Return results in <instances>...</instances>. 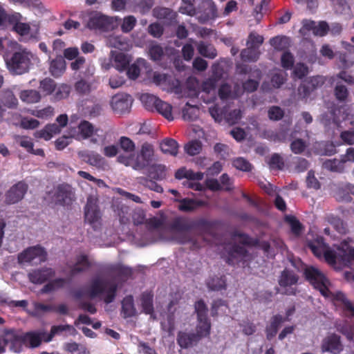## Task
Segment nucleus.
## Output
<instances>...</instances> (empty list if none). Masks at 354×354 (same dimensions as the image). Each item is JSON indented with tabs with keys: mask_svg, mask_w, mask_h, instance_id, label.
I'll return each instance as SVG.
<instances>
[{
	"mask_svg": "<svg viewBox=\"0 0 354 354\" xmlns=\"http://www.w3.org/2000/svg\"><path fill=\"white\" fill-rule=\"evenodd\" d=\"M306 279L314 286L319 290L325 297H330L335 305L340 306L345 315L348 317H354V306L341 292H331L328 288V280L318 269L314 267L306 268L305 270ZM338 330L346 335L348 339L351 340L354 337V327L351 326H343L338 328Z\"/></svg>",
	"mask_w": 354,
	"mask_h": 354,
	"instance_id": "obj_1",
	"label": "nucleus"
},
{
	"mask_svg": "<svg viewBox=\"0 0 354 354\" xmlns=\"http://www.w3.org/2000/svg\"><path fill=\"white\" fill-rule=\"evenodd\" d=\"M118 145L120 153L117 156V162L133 170L142 171L155 160L153 146L149 142L143 143L137 152L136 144L127 136L120 137Z\"/></svg>",
	"mask_w": 354,
	"mask_h": 354,
	"instance_id": "obj_2",
	"label": "nucleus"
},
{
	"mask_svg": "<svg viewBox=\"0 0 354 354\" xmlns=\"http://www.w3.org/2000/svg\"><path fill=\"white\" fill-rule=\"evenodd\" d=\"M116 290L117 284L114 281L103 279L97 277L91 281L86 288L85 292L91 299L102 295L104 302L109 304L113 301Z\"/></svg>",
	"mask_w": 354,
	"mask_h": 354,
	"instance_id": "obj_3",
	"label": "nucleus"
},
{
	"mask_svg": "<svg viewBox=\"0 0 354 354\" xmlns=\"http://www.w3.org/2000/svg\"><path fill=\"white\" fill-rule=\"evenodd\" d=\"M86 28L107 31L116 25L117 17H109L97 11L82 12L80 15Z\"/></svg>",
	"mask_w": 354,
	"mask_h": 354,
	"instance_id": "obj_4",
	"label": "nucleus"
},
{
	"mask_svg": "<svg viewBox=\"0 0 354 354\" xmlns=\"http://www.w3.org/2000/svg\"><path fill=\"white\" fill-rule=\"evenodd\" d=\"M102 130L96 128L92 123L87 120H81L76 127L69 129V135L77 140L90 139L92 144H98L100 140H104V136L100 133Z\"/></svg>",
	"mask_w": 354,
	"mask_h": 354,
	"instance_id": "obj_5",
	"label": "nucleus"
},
{
	"mask_svg": "<svg viewBox=\"0 0 354 354\" xmlns=\"http://www.w3.org/2000/svg\"><path fill=\"white\" fill-rule=\"evenodd\" d=\"M34 55L26 50L16 52L7 62L8 68L15 75H21L27 73L32 64V59Z\"/></svg>",
	"mask_w": 354,
	"mask_h": 354,
	"instance_id": "obj_6",
	"label": "nucleus"
},
{
	"mask_svg": "<svg viewBox=\"0 0 354 354\" xmlns=\"http://www.w3.org/2000/svg\"><path fill=\"white\" fill-rule=\"evenodd\" d=\"M242 241V235H234L230 242L225 243L224 250L226 252L225 261L230 265H235L243 261H245L248 252L245 245L236 244L237 239Z\"/></svg>",
	"mask_w": 354,
	"mask_h": 354,
	"instance_id": "obj_7",
	"label": "nucleus"
},
{
	"mask_svg": "<svg viewBox=\"0 0 354 354\" xmlns=\"http://www.w3.org/2000/svg\"><path fill=\"white\" fill-rule=\"evenodd\" d=\"M168 240L180 244H190L192 249L198 248L206 242L205 238L203 236L196 235L191 231L183 229H172Z\"/></svg>",
	"mask_w": 354,
	"mask_h": 354,
	"instance_id": "obj_8",
	"label": "nucleus"
},
{
	"mask_svg": "<svg viewBox=\"0 0 354 354\" xmlns=\"http://www.w3.org/2000/svg\"><path fill=\"white\" fill-rule=\"evenodd\" d=\"M46 259L47 252L40 245L29 247L18 254V262L21 264L37 265Z\"/></svg>",
	"mask_w": 354,
	"mask_h": 354,
	"instance_id": "obj_9",
	"label": "nucleus"
},
{
	"mask_svg": "<svg viewBox=\"0 0 354 354\" xmlns=\"http://www.w3.org/2000/svg\"><path fill=\"white\" fill-rule=\"evenodd\" d=\"M76 199L75 189L68 184L59 185L55 189L52 197L56 205H70Z\"/></svg>",
	"mask_w": 354,
	"mask_h": 354,
	"instance_id": "obj_10",
	"label": "nucleus"
},
{
	"mask_svg": "<svg viewBox=\"0 0 354 354\" xmlns=\"http://www.w3.org/2000/svg\"><path fill=\"white\" fill-rule=\"evenodd\" d=\"M308 247L316 257H321L323 255L328 263H335V253L328 248L322 236H317L315 240L308 241Z\"/></svg>",
	"mask_w": 354,
	"mask_h": 354,
	"instance_id": "obj_11",
	"label": "nucleus"
},
{
	"mask_svg": "<svg viewBox=\"0 0 354 354\" xmlns=\"http://www.w3.org/2000/svg\"><path fill=\"white\" fill-rule=\"evenodd\" d=\"M85 220L93 227H97L100 224L101 214L97 206V198L93 195L87 198L85 206Z\"/></svg>",
	"mask_w": 354,
	"mask_h": 354,
	"instance_id": "obj_12",
	"label": "nucleus"
},
{
	"mask_svg": "<svg viewBox=\"0 0 354 354\" xmlns=\"http://www.w3.org/2000/svg\"><path fill=\"white\" fill-rule=\"evenodd\" d=\"M28 188V185L24 181L17 183L6 192L4 202L8 205L19 203L24 198Z\"/></svg>",
	"mask_w": 354,
	"mask_h": 354,
	"instance_id": "obj_13",
	"label": "nucleus"
},
{
	"mask_svg": "<svg viewBox=\"0 0 354 354\" xmlns=\"http://www.w3.org/2000/svg\"><path fill=\"white\" fill-rule=\"evenodd\" d=\"M198 10L200 15L197 17V19L201 24H205L218 17L217 8L212 0H202Z\"/></svg>",
	"mask_w": 354,
	"mask_h": 354,
	"instance_id": "obj_14",
	"label": "nucleus"
},
{
	"mask_svg": "<svg viewBox=\"0 0 354 354\" xmlns=\"http://www.w3.org/2000/svg\"><path fill=\"white\" fill-rule=\"evenodd\" d=\"M325 80V77L322 75L309 77L303 84L299 86V95L303 98L308 97L313 91L320 88L324 84Z\"/></svg>",
	"mask_w": 354,
	"mask_h": 354,
	"instance_id": "obj_15",
	"label": "nucleus"
},
{
	"mask_svg": "<svg viewBox=\"0 0 354 354\" xmlns=\"http://www.w3.org/2000/svg\"><path fill=\"white\" fill-rule=\"evenodd\" d=\"M133 100L131 95L120 93L114 95L111 101L113 110L117 113L128 112L131 106Z\"/></svg>",
	"mask_w": 354,
	"mask_h": 354,
	"instance_id": "obj_16",
	"label": "nucleus"
},
{
	"mask_svg": "<svg viewBox=\"0 0 354 354\" xmlns=\"http://www.w3.org/2000/svg\"><path fill=\"white\" fill-rule=\"evenodd\" d=\"M298 277L294 273L293 271L285 270L281 272L279 283L281 288H284L285 290L281 292L286 295H295V290L291 286L297 283Z\"/></svg>",
	"mask_w": 354,
	"mask_h": 354,
	"instance_id": "obj_17",
	"label": "nucleus"
},
{
	"mask_svg": "<svg viewBox=\"0 0 354 354\" xmlns=\"http://www.w3.org/2000/svg\"><path fill=\"white\" fill-rule=\"evenodd\" d=\"M321 348L322 352H329L333 354L339 353L343 349L340 337L334 333L327 335L322 342Z\"/></svg>",
	"mask_w": 354,
	"mask_h": 354,
	"instance_id": "obj_18",
	"label": "nucleus"
},
{
	"mask_svg": "<svg viewBox=\"0 0 354 354\" xmlns=\"http://www.w3.org/2000/svg\"><path fill=\"white\" fill-rule=\"evenodd\" d=\"M4 344L10 345V349L15 353H19L21 350L23 337L13 330H5L3 335Z\"/></svg>",
	"mask_w": 354,
	"mask_h": 354,
	"instance_id": "obj_19",
	"label": "nucleus"
},
{
	"mask_svg": "<svg viewBox=\"0 0 354 354\" xmlns=\"http://www.w3.org/2000/svg\"><path fill=\"white\" fill-rule=\"evenodd\" d=\"M55 275V272L52 268H43L41 269L32 270L28 273L29 280L36 284H41Z\"/></svg>",
	"mask_w": 354,
	"mask_h": 354,
	"instance_id": "obj_20",
	"label": "nucleus"
},
{
	"mask_svg": "<svg viewBox=\"0 0 354 354\" xmlns=\"http://www.w3.org/2000/svg\"><path fill=\"white\" fill-rule=\"evenodd\" d=\"M23 17L19 12L10 15L8 22L13 26V30L21 36L27 35L30 30V25L22 22Z\"/></svg>",
	"mask_w": 354,
	"mask_h": 354,
	"instance_id": "obj_21",
	"label": "nucleus"
},
{
	"mask_svg": "<svg viewBox=\"0 0 354 354\" xmlns=\"http://www.w3.org/2000/svg\"><path fill=\"white\" fill-rule=\"evenodd\" d=\"M77 155L84 162L91 166L97 167L102 166L105 161L101 155L93 151H78Z\"/></svg>",
	"mask_w": 354,
	"mask_h": 354,
	"instance_id": "obj_22",
	"label": "nucleus"
},
{
	"mask_svg": "<svg viewBox=\"0 0 354 354\" xmlns=\"http://www.w3.org/2000/svg\"><path fill=\"white\" fill-rule=\"evenodd\" d=\"M111 65L118 71H122L129 65L130 59L124 53L115 51H111Z\"/></svg>",
	"mask_w": 354,
	"mask_h": 354,
	"instance_id": "obj_23",
	"label": "nucleus"
},
{
	"mask_svg": "<svg viewBox=\"0 0 354 354\" xmlns=\"http://www.w3.org/2000/svg\"><path fill=\"white\" fill-rule=\"evenodd\" d=\"M48 333L45 330H39L27 333L23 337V342L30 344L31 347H37L40 345L42 340L48 342L46 339Z\"/></svg>",
	"mask_w": 354,
	"mask_h": 354,
	"instance_id": "obj_24",
	"label": "nucleus"
},
{
	"mask_svg": "<svg viewBox=\"0 0 354 354\" xmlns=\"http://www.w3.org/2000/svg\"><path fill=\"white\" fill-rule=\"evenodd\" d=\"M241 94L242 91L238 84L235 85L234 91H232L231 86L227 84L221 85L218 89V96L220 99L223 101L235 99Z\"/></svg>",
	"mask_w": 354,
	"mask_h": 354,
	"instance_id": "obj_25",
	"label": "nucleus"
},
{
	"mask_svg": "<svg viewBox=\"0 0 354 354\" xmlns=\"http://www.w3.org/2000/svg\"><path fill=\"white\" fill-rule=\"evenodd\" d=\"M198 342V336L194 333L180 331L178 333L177 342L183 348L191 347Z\"/></svg>",
	"mask_w": 354,
	"mask_h": 354,
	"instance_id": "obj_26",
	"label": "nucleus"
},
{
	"mask_svg": "<svg viewBox=\"0 0 354 354\" xmlns=\"http://www.w3.org/2000/svg\"><path fill=\"white\" fill-rule=\"evenodd\" d=\"M92 261L88 259V257L86 255L81 254L77 257L76 262L71 269V274L74 275L86 271L92 266Z\"/></svg>",
	"mask_w": 354,
	"mask_h": 354,
	"instance_id": "obj_27",
	"label": "nucleus"
},
{
	"mask_svg": "<svg viewBox=\"0 0 354 354\" xmlns=\"http://www.w3.org/2000/svg\"><path fill=\"white\" fill-rule=\"evenodd\" d=\"M285 322L284 318L281 315H274L270 319V324L266 327L267 339H272L277 333L278 329L281 324Z\"/></svg>",
	"mask_w": 354,
	"mask_h": 354,
	"instance_id": "obj_28",
	"label": "nucleus"
},
{
	"mask_svg": "<svg viewBox=\"0 0 354 354\" xmlns=\"http://www.w3.org/2000/svg\"><path fill=\"white\" fill-rule=\"evenodd\" d=\"M19 97L26 104H35L40 102L41 99L39 91L35 89L23 90L19 93Z\"/></svg>",
	"mask_w": 354,
	"mask_h": 354,
	"instance_id": "obj_29",
	"label": "nucleus"
},
{
	"mask_svg": "<svg viewBox=\"0 0 354 354\" xmlns=\"http://www.w3.org/2000/svg\"><path fill=\"white\" fill-rule=\"evenodd\" d=\"M66 69V62L62 56H57L50 64L49 71L55 77L61 76Z\"/></svg>",
	"mask_w": 354,
	"mask_h": 354,
	"instance_id": "obj_30",
	"label": "nucleus"
},
{
	"mask_svg": "<svg viewBox=\"0 0 354 354\" xmlns=\"http://www.w3.org/2000/svg\"><path fill=\"white\" fill-rule=\"evenodd\" d=\"M106 44L109 47L120 50H126L129 46L127 39L122 35H110L106 38Z\"/></svg>",
	"mask_w": 354,
	"mask_h": 354,
	"instance_id": "obj_31",
	"label": "nucleus"
},
{
	"mask_svg": "<svg viewBox=\"0 0 354 354\" xmlns=\"http://www.w3.org/2000/svg\"><path fill=\"white\" fill-rule=\"evenodd\" d=\"M160 148L164 153L176 156L178 153V145L175 140L166 138L160 142Z\"/></svg>",
	"mask_w": 354,
	"mask_h": 354,
	"instance_id": "obj_32",
	"label": "nucleus"
},
{
	"mask_svg": "<svg viewBox=\"0 0 354 354\" xmlns=\"http://www.w3.org/2000/svg\"><path fill=\"white\" fill-rule=\"evenodd\" d=\"M196 47L198 53L203 57L209 59H214L217 55L215 48L211 44L200 41L196 44Z\"/></svg>",
	"mask_w": 354,
	"mask_h": 354,
	"instance_id": "obj_33",
	"label": "nucleus"
},
{
	"mask_svg": "<svg viewBox=\"0 0 354 354\" xmlns=\"http://www.w3.org/2000/svg\"><path fill=\"white\" fill-rule=\"evenodd\" d=\"M154 111H156L168 120H173L172 106L169 103L158 100Z\"/></svg>",
	"mask_w": 354,
	"mask_h": 354,
	"instance_id": "obj_34",
	"label": "nucleus"
},
{
	"mask_svg": "<svg viewBox=\"0 0 354 354\" xmlns=\"http://www.w3.org/2000/svg\"><path fill=\"white\" fill-rule=\"evenodd\" d=\"M64 331H68L71 335H75L77 333L76 329L69 324L53 326L46 340L51 341L55 335H59Z\"/></svg>",
	"mask_w": 354,
	"mask_h": 354,
	"instance_id": "obj_35",
	"label": "nucleus"
},
{
	"mask_svg": "<svg viewBox=\"0 0 354 354\" xmlns=\"http://www.w3.org/2000/svg\"><path fill=\"white\" fill-rule=\"evenodd\" d=\"M150 166V176L153 179L162 180L166 178V167L161 164H154Z\"/></svg>",
	"mask_w": 354,
	"mask_h": 354,
	"instance_id": "obj_36",
	"label": "nucleus"
},
{
	"mask_svg": "<svg viewBox=\"0 0 354 354\" xmlns=\"http://www.w3.org/2000/svg\"><path fill=\"white\" fill-rule=\"evenodd\" d=\"M142 306L144 312L146 314L151 315V317L155 319L153 315V295L149 292H145L141 298Z\"/></svg>",
	"mask_w": 354,
	"mask_h": 354,
	"instance_id": "obj_37",
	"label": "nucleus"
},
{
	"mask_svg": "<svg viewBox=\"0 0 354 354\" xmlns=\"http://www.w3.org/2000/svg\"><path fill=\"white\" fill-rule=\"evenodd\" d=\"M259 49L248 46L241 52V58L245 62H256L259 59Z\"/></svg>",
	"mask_w": 354,
	"mask_h": 354,
	"instance_id": "obj_38",
	"label": "nucleus"
},
{
	"mask_svg": "<svg viewBox=\"0 0 354 354\" xmlns=\"http://www.w3.org/2000/svg\"><path fill=\"white\" fill-rule=\"evenodd\" d=\"M323 167L333 172L342 173L344 171L345 165L340 159L327 160L324 162Z\"/></svg>",
	"mask_w": 354,
	"mask_h": 354,
	"instance_id": "obj_39",
	"label": "nucleus"
},
{
	"mask_svg": "<svg viewBox=\"0 0 354 354\" xmlns=\"http://www.w3.org/2000/svg\"><path fill=\"white\" fill-rule=\"evenodd\" d=\"M122 306L124 317H130L136 315V310L134 307L132 296L126 297L122 302Z\"/></svg>",
	"mask_w": 354,
	"mask_h": 354,
	"instance_id": "obj_40",
	"label": "nucleus"
},
{
	"mask_svg": "<svg viewBox=\"0 0 354 354\" xmlns=\"http://www.w3.org/2000/svg\"><path fill=\"white\" fill-rule=\"evenodd\" d=\"M210 328L211 324L209 319L198 321V324L196 326V333L195 335L198 336V339L200 340L203 337H205L209 335Z\"/></svg>",
	"mask_w": 354,
	"mask_h": 354,
	"instance_id": "obj_41",
	"label": "nucleus"
},
{
	"mask_svg": "<svg viewBox=\"0 0 354 354\" xmlns=\"http://www.w3.org/2000/svg\"><path fill=\"white\" fill-rule=\"evenodd\" d=\"M270 44L277 50H283L290 45V39L286 36H277L270 40Z\"/></svg>",
	"mask_w": 354,
	"mask_h": 354,
	"instance_id": "obj_42",
	"label": "nucleus"
},
{
	"mask_svg": "<svg viewBox=\"0 0 354 354\" xmlns=\"http://www.w3.org/2000/svg\"><path fill=\"white\" fill-rule=\"evenodd\" d=\"M175 177L178 179L187 178L189 179H203V174L201 172H194L192 170H187L185 168H181L176 171Z\"/></svg>",
	"mask_w": 354,
	"mask_h": 354,
	"instance_id": "obj_43",
	"label": "nucleus"
},
{
	"mask_svg": "<svg viewBox=\"0 0 354 354\" xmlns=\"http://www.w3.org/2000/svg\"><path fill=\"white\" fill-rule=\"evenodd\" d=\"M61 128L57 124H50L39 132V137L44 138L46 140H50L54 134L60 133Z\"/></svg>",
	"mask_w": 354,
	"mask_h": 354,
	"instance_id": "obj_44",
	"label": "nucleus"
},
{
	"mask_svg": "<svg viewBox=\"0 0 354 354\" xmlns=\"http://www.w3.org/2000/svg\"><path fill=\"white\" fill-rule=\"evenodd\" d=\"M159 98L153 95L144 93L140 96V100L145 109L153 111Z\"/></svg>",
	"mask_w": 354,
	"mask_h": 354,
	"instance_id": "obj_45",
	"label": "nucleus"
},
{
	"mask_svg": "<svg viewBox=\"0 0 354 354\" xmlns=\"http://www.w3.org/2000/svg\"><path fill=\"white\" fill-rule=\"evenodd\" d=\"M183 118L185 120H196L198 115V109L187 103L183 109Z\"/></svg>",
	"mask_w": 354,
	"mask_h": 354,
	"instance_id": "obj_46",
	"label": "nucleus"
},
{
	"mask_svg": "<svg viewBox=\"0 0 354 354\" xmlns=\"http://www.w3.org/2000/svg\"><path fill=\"white\" fill-rule=\"evenodd\" d=\"M39 88L45 95H48L55 91L56 84L53 80L46 77L40 81Z\"/></svg>",
	"mask_w": 354,
	"mask_h": 354,
	"instance_id": "obj_47",
	"label": "nucleus"
},
{
	"mask_svg": "<svg viewBox=\"0 0 354 354\" xmlns=\"http://www.w3.org/2000/svg\"><path fill=\"white\" fill-rule=\"evenodd\" d=\"M327 221L338 233L345 234L346 232V225L339 217L329 215L327 216Z\"/></svg>",
	"mask_w": 354,
	"mask_h": 354,
	"instance_id": "obj_48",
	"label": "nucleus"
},
{
	"mask_svg": "<svg viewBox=\"0 0 354 354\" xmlns=\"http://www.w3.org/2000/svg\"><path fill=\"white\" fill-rule=\"evenodd\" d=\"M1 104L8 109H16L18 106V100L12 92L8 91L5 93Z\"/></svg>",
	"mask_w": 354,
	"mask_h": 354,
	"instance_id": "obj_49",
	"label": "nucleus"
},
{
	"mask_svg": "<svg viewBox=\"0 0 354 354\" xmlns=\"http://www.w3.org/2000/svg\"><path fill=\"white\" fill-rule=\"evenodd\" d=\"M54 108L48 106L41 109H35L30 111V114L41 119L47 120L54 115Z\"/></svg>",
	"mask_w": 354,
	"mask_h": 354,
	"instance_id": "obj_50",
	"label": "nucleus"
},
{
	"mask_svg": "<svg viewBox=\"0 0 354 354\" xmlns=\"http://www.w3.org/2000/svg\"><path fill=\"white\" fill-rule=\"evenodd\" d=\"M113 274H116L121 279L128 277L131 274V269L120 264L112 266L110 268Z\"/></svg>",
	"mask_w": 354,
	"mask_h": 354,
	"instance_id": "obj_51",
	"label": "nucleus"
},
{
	"mask_svg": "<svg viewBox=\"0 0 354 354\" xmlns=\"http://www.w3.org/2000/svg\"><path fill=\"white\" fill-rule=\"evenodd\" d=\"M179 208L182 211L191 212L203 205L201 201L184 198L181 200Z\"/></svg>",
	"mask_w": 354,
	"mask_h": 354,
	"instance_id": "obj_52",
	"label": "nucleus"
},
{
	"mask_svg": "<svg viewBox=\"0 0 354 354\" xmlns=\"http://www.w3.org/2000/svg\"><path fill=\"white\" fill-rule=\"evenodd\" d=\"M207 286L209 290H220L225 288V281L223 277H215L207 280Z\"/></svg>",
	"mask_w": 354,
	"mask_h": 354,
	"instance_id": "obj_53",
	"label": "nucleus"
},
{
	"mask_svg": "<svg viewBox=\"0 0 354 354\" xmlns=\"http://www.w3.org/2000/svg\"><path fill=\"white\" fill-rule=\"evenodd\" d=\"M75 90L80 95H88L92 91V85L84 80H80L75 83Z\"/></svg>",
	"mask_w": 354,
	"mask_h": 354,
	"instance_id": "obj_54",
	"label": "nucleus"
},
{
	"mask_svg": "<svg viewBox=\"0 0 354 354\" xmlns=\"http://www.w3.org/2000/svg\"><path fill=\"white\" fill-rule=\"evenodd\" d=\"M195 312L197 314L198 321L208 319L207 308L203 300H199L195 304Z\"/></svg>",
	"mask_w": 354,
	"mask_h": 354,
	"instance_id": "obj_55",
	"label": "nucleus"
},
{
	"mask_svg": "<svg viewBox=\"0 0 354 354\" xmlns=\"http://www.w3.org/2000/svg\"><path fill=\"white\" fill-rule=\"evenodd\" d=\"M308 145L307 142L301 139H295L290 143V149L295 154H300L304 151Z\"/></svg>",
	"mask_w": 354,
	"mask_h": 354,
	"instance_id": "obj_56",
	"label": "nucleus"
},
{
	"mask_svg": "<svg viewBox=\"0 0 354 354\" xmlns=\"http://www.w3.org/2000/svg\"><path fill=\"white\" fill-rule=\"evenodd\" d=\"M137 22L136 18L133 15L125 17L121 24V30L123 32H129L133 29Z\"/></svg>",
	"mask_w": 354,
	"mask_h": 354,
	"instance_id": "obj_57",
	"label": "nucleus"
},
{
	"mask_svg": "<svg viewBox=\"0 0 354 354\" xmlns=\"http://www.w3.org/2000/svg\"><path fill=\"white\" fill-rule=\"evenodd\" d=\"M263 36L252 32L248 36L247 46L259 49V46L263 44Z\"/></svg>",
	"mask_w": 354,
	"mask_h": 354,
	"instance_id": "obj_58",
	"label": "nucleus"
},
{
	"mask_svg": "<svg viewBox=\"0 0 354 354\" xmlns=\"http://www.w3.org/2000/svg\"><path fill=\"white\" fill-rule=\"evenodd\" d=\"M224 118L230 124H236L241 118V111L240 109H234L227 112L225 109Z\"/></svg>",
	"mask_w": 354,
	"mask_h": 354,
	"instance_id": "obj_59",
	"label": "nucleus"
},
{
	"mask_svg": "<svg viewBox=\"0 0 354 354\" xmlns=\"http://www.w3.org/2000/svg\"><path fill=\"white\" fill-rule=\"evenodd\" d=\"M155 0H139L136 4V8L142 15L149 12L154 5Z\"/></svg>",
	"mask_w": 354,
	"mask_h": 354,
	"instance_id": "obj_60",
	"label": "nucleus"
},
{
	"mask_svg": "<svg viewBox=\"0 0 354 354\" xmlns=\"http://www.w3.org/2000/svg\"><path fill=\"white\" fill-rule=\"evenodd\" d=\"M271 169L280 170L284 166L283 158L277 153L273 154L268 162Z\"/></svg>",
	"mask_w": 354,
	"mask_h": 354,
	"instance_id": "obj_61",
	"label": "nucleus"
},
{
	"mask_svg": "<svg viewBox=\"0 0 354 354\" xmlns=\"http://www.w3.org/2000/svg\"><path fill=\"white\" fill-rule=\"evenodd\" d=\"M201 148V143L198 140L191 141L185 146V151L190 156L198 154Z\"/></svg>",
	"mask_w": 354,
	"mask_h": 354,
	"instance_id": "obj_62",
	"label": "nucleus"
},
{
	"mask_svg": "<svg viewBox=\"0 0 354 354\" xmlns=\"http://www.w3.org/2000/svg\"><path fill=\"white\" fill-rule=\"evenodd\" d=\"M287 221L289 223L292 232L299 236L303 231V226L301 223L294 216L287 217Z\"/></svg>",
	"mask_w": 354,
	"mask_h": 354,
	"instance_id": "obj_63",
	"label": "nucleus"
},
{
	"mask_svg": "<svg viewBox=\"0 0 354 354\" xmlns=\"http://www.w3.org/2000/svg\"><path fill=\"white\" fill-rule=\"evenodd\" d=\"M71 92V88L67 84H62L55 88L54 97L56 100H60L66 98Z\"/></svg>",
	"mask_w": 354,
	"mask_h": 354,
	"instance_id": "obj_64",
	"label": "nucleus"
}]
</instances>
